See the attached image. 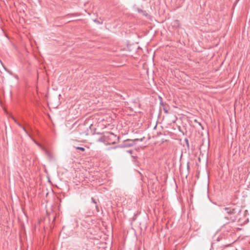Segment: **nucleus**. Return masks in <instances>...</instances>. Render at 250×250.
Instances as JSON below:
<instances>
[{
  "instance_id": "nucleus-1",
  "label": "nucleus",
  "mask_w": 250,
  "mask_h": 250,
  "mask_svg": "<svg viewBox=\"0 0 250 250\" xmlns=\"http://www.w3.org/2000/svg\"><path fill=\"white\" fill-rule=\"evenodd\" d=\"M221 210L225 215V217L221 219L220 222L222 225V228H225L226 226L229 225L230 223L235 222L236 217L235 215L236 211L234 208L226 207L223 208Z\"/></svg>"
},
{
  "instance_id": "nucleus-2",
  "label": "nucleus",
  "mask_w": 250,
  "mask_h": 250,
  "mask_svg": "<svg viewBox=\"0 0 250 250\" xmlns=\"http://www.w3.org/2000/svg\"><path fill=\"white\" fill-rule=\"evenodd\" d=\"M14 122L21 127L22 128V129L24 130V131L27 134V135H28L30 137V135L28 134V133L27 132V130H26V129L22 126V125L19 122H18L16 119L14 118H13Z\"/></svg>"
},
{
  "instance_id": "nucleus-3",
  "label": "nucleus",
  "mask_w": 250,
  "mask_h": 250,
  "mask_svg": "<svg viewBox=\"0 0 250 250\" xmlns=\"http://www.w3.org/2000/svg\"><path fill=\"white\" fill-rule=\"evenodd\" d=\"M42 149L44 151L45 154L49 158H51L52 157L51 153L46 148L44 147H42Z\"/></svg>"
},
{
  "instance_id": "nucleus-4",
  "label": "nucleus",
  "mask_w": 250,
  "mask_h": 250,
  "mask_svg": "<svg viewBox=\"0 0 250 250\" xmlns=\"http://www.w3.org/2000/svg\"><path fill=\"white\" fill-rule=\"evenodd\" d=\"M138 12L139 13H142L146 17H147L148 16V14H147V13L145 11H143V10H142L141 9H138Z\"/></svg>"
},
{
  "instance_id": "nucleus-5",
  "label": "nucleus",
  "mask_w": 250,
  "mask_h": 250,
  "mask_svg": "<svg viewBox=\"0 0 250 250\" xmlns=\"http://www.w3.org/2000/svg\"><path fill=\"white\" fill-rule=\"evenodd\" d=\"M76 149L80 150H81L82 151H84L85 150V148L84 147H83L78 146V147H76Z\"/></svg>"
},
{
  "instance_id": "nucleus-6",
  "label": "nucleus",
  "mask_w": 250,
  "mask_h": 250,
  "mask_svg": "<svg viewBox=\"0 0 250 250\" xmlns=\"http://www.w3.org/2000/svg\"><path fill=\"white\" fill-rule=\"evenodd\" d=\"M125 145L126 146H132V144H125Z\"/></svg>"
},
{
  "instance_id": "nucleus-7",
  "label": "nucleus",
  "mask_w": 250,
  "mask_h": 250,
  "mask_svg": "<svg viewBox=\"0 0 250 250\" xmlns=\"http://www.w3.org/2000/svg\"><path fill=\"white\" fill-rule=\"evenodd\" d=\"M34 142H35V143L37 145H38L39 146H41V145H40L39 144H38L37 142H36L35 141H34Z\"/></svg>"
},
{
  "instance_id": "nucleus-8",
  "label": "nucleus",
  "mask_w": 250,
  "mask_h": 250,
  "mask_svg": "<svg viewBox=\"0 0 250 250\" xmlns=\"http://www.w3.org/2000/svg\"><path fill=\"white\" fill-rule=\"evenodd\" d=\"M138 140H139V139H134V141H138Z\"/></svg>"
},
{
  "instance_id": "nucleus-9",
  "label": "nucleus",
  "mask_w": 250,
  "mask_h": 250,
  "mask_svg": "<svg viewBox=\"0 0 250 250\" xmlns=\"http://www.w3.org/2000/svg\"><path fill=\"white\" fill-rule=\"evenodd\" d=\"M83 125H82V126H80L79 127H83Z\"/></svg>"
}]
</instances>
